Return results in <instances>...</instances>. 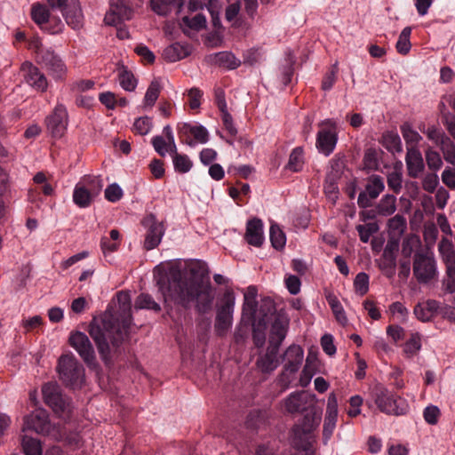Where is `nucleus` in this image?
Instances as JSON below:
<instances>
[{"mask_svg": "<svg viewBox=\"0 0 455 455\" xmlns=\"http://www.w3.org/2000/svg\"><path fill=\"white\" fill-rule=\"evenodd\" d=\"M189 273L190 275L186 277L177 267L157 266L154 269V277L165 303L172 301L188 309L196 302V310L206 313L213 301L207 265L197 261L189 267Z\"/></svg>", "mask_w": 455, "mask_h": 455, "instance_id": "nucleus-1", "label": "nucleus"}, {"mask_svg": "<svg viewBox=\"0 0 455 455\" xmlns=\"http://www.w3.org/2000/svg\"><path fill=\"white\" fill-rule=\"evenodd\" d=\"M119 311L107 309L99 320L94 318L89 324V334L96 344L101 361L108 367L124 351V343L128 338L132 321L131 296L121 291L116 294Z\"/></svg>", "mask_w": 455, "mask_h": 455, "instance_id": "nucleus-2", "label": "nucleus"}, {"mask_svg": "<svg viewBox=\"0 0 455 455\" xmlns=\"http://www.w3.org/2000/svg\"><path fill=\"white\" fill-rule=\"evenodd\" d=\"M321 411L315 405L304 411L301 420L291 429V441L298 450L307 451L310 446L312 433L318 427L321 421Z\"/></svg>", "mask_w": 455, "mask_h": 455, "instance_id": "nucleus-3", "label": "nucleus"}, {"mask_svg": "<svg viewBox=\"0 0 455 455\" xmlns=\"http://www.w3.org/2000/svg\"><path fill=\"white\" fill-rule=\"evenodd\" d=\"M371 397L381 412L389 415H404L408 405L400 396L378 383L371 390Z\"/></svg>", "mask_w": 455, "mask_h": 455, "instance_id": "nucleus-4", "label": "nucleus"}, {"mask_svg": "<svg viewBox=\"0 0 455 455\" xmlns=\"http://www.w3.org/2000/svg\"><path fill=\"white\" fill-rule=\"evenodd\" d=\"M57 370L60 380L67 387H81L84 380V368L74 355H61L58 361Z\"/></svg>", "mask_w": 455, "mask_h": 455, "instance_id": "nucleus-5", "label": "nucleus"}, {"mask_svg": "<svg viewBox=\"0 0 455 455\" xmlns=\"http://www.w3.org/2000/svg\"><path fill=\"white\" fill-rule=\"evenodd\" d=\"M44 403L61 418L68 417L71 409L68 397L61 394L60 386L55 382H48L42 387Z\"/></svg>", "mask_w": 455, "mask_h": 455, "instance_id": "nucleus-6", "label": "nucleus"}, {"mask_svg": "<svg viewBox=\"0 0 455 455\" xmlns=\"http://www.w3.org/2000/svg\"><path fill=\"white\" fill-rule=\"evenodd\" d=\"M413 275L419 283H427L436 275V263L432 252L416 251L413 256Z\"/></svg>", "mask_w": 455, "mask_h": 455, "instance_id": "nucleus-7", "label": "nucleus"}, {"mask_svg": "<svg viewBox=\"0 0 455 455\" xmlns=\"http://www.w3.org/2000/svg\"><path fill=\"white\" fill-rule=\"evenodd\" d=\"M68 342L89 368L98 366L93 346L85 333L78 331L72 332Z\"/></svg>", "mask_w": 455, "mask_h": 455, "instance_id": "nucleus-8", "label": "nucleus"}, {"mask_svg": "<svg viewBox=\"0 0 455 455\" xmlns=\"http://www.w3.org/2000/svg\"><path fill=\"white\" fill-rule=\"evenodd\" d=\"M235 306V295L232 291H228L223 296V304L217 311L214 329L218 336L227 334L232 325L233 310Z\"/></svg>", "mask_w": 455, "mask_h": 455, "instance_id": "nucleus-9", "label": "nucleus"}, {"mask_svg": "<svg viewBox=\"0 0 455 455\" xmlns=\"http://www.w3.org/2000/svg\"><path fill=\"white\" fill-rule=\"evenodd\" d=\"M275 311V303L270 299H265L259 307V314L262 317L252 323V340L256 347L261 348L266 342L265 330L268 320V314Z\"/></svg>", "mask_w": 455, "mask_h": 455, "instance_id": "nucleus-10", "label": "nucleus"}, {"mask_svg": "<svg viewBox=\"0 0 455 455\" xmlns=\"http://www.w3.org/2000/svg\"><path fill=\"white\" fill-rule=\"evenodd\" d=\"M268 315L273 316V323L268 337V345L280 347L287 335L290 319L286 313L283 311L277 312L275 308V311H273L272 314H268Z\"/></svg>", "mask_w": 455, "mask_h": 455, "instance_id": "nucleus-11", "label": "nucleus"}, {"mask_svg": "<svg viewBox=\"0 0 455 455\" xmlns=\"http://www.w3.org/2000/svg\"><path fill=\"white\" fill-rule=\"evenodd\" d=\"M109 11L104 18L106 24L116 26L132 19L133 10L129 0H109Z\"/></svg>", "mask_w": 455, "mask_h": 455, "instance_id": "nucleus-12", "label": "nucleus"}, {"mask_svg": "<svg viewBox=\"0 0 455 455\" xmlns=\"http://www.w3.org/2000/svg\"><path fill=\"white\" fill-rule=\"evenodd\" d=\"M47 131L52 138L63 137L68 127V113L63 105H57L53 112L46 119Z\"/></svg>", "mask_w": 455, "mask_h": 455, "instance_id": "nucleus-13", "label": "nucleus"}, {"mask_svg": "<svg viewBox=\"0 0 455 455\" xmlns=\"http://www.w3.org/2000/svg\"><path fill=\"white\" fill-rule=\"evenodd\" d=\"M383 179L379 175H372L369 178L365 189L360 192L357 204L360 208L366 209L371 206L372 200H375L384 190Z\"/></svg>", "mask_w": 455, "mask_h": 455, "instance_id": "nucleus-14", "label": "nucleus"}, {"mask_svg": "<svg viewBox=\"0 0 455 455\" xmlns=\"http://www.w3.org/2000/svg\"><path fill=\"white\" fill-rule=\"evenodd\" d=\"M315 405V395L305 391L291 393L285 400V408L290 413L304 412Z\"/></svg>", "mask_w": 455, "mask_h": 455, "instance_id": "nucleus-15", "label": "nucleus"}, {"mask_svg": "<svg viewBox=\"0 0 455 455\" xmlns=\"http://www.w3.org/2000/svg\"><path fill=\"white\" fill-rule=\"evenodd\" d=\"M303 357L304 351L299 345L291 344L289 346L282 355L284 365L281 377L283 378L286 372L296 373L302 364Z\"/></svg>", "mask_w": 455, "mask_h": 455, "instance_id": "nucleus-16", "label": "nucleus"}, {"mask_svg": "<svg viewBox=\"0 0 455 455\" xmlns=\"http://www.w3.org/2000/svg\"><path fill=\"white\" fill-rule=\"evenodd\" d=\"M37 61L55 78H60L65 73V65L61 59L51 50L38 52Z\"/></svg>", "mask_w": 455, "mask_h": 455, "instance_id": "nucleus-17", "label": "nucleus"}, {"mask_svg": "<svg viewBox=\"0 0 455 455\" xmlns=\"http://www.w3.org/2000/svg\"><path fill=\"white\" fill-rule=\"evenodd\" d=\"M20 72L25 81L33 88L40 92H44L47 89L48 83L45 76L31 62H23L20 67Z\"/></svg>", "mask_w": 455, "mask_h": 455, "instance_id": "nucleus-18", "label": "nucleus"}, {"mask_svg": "<svg viewBox=\"0 0 455 455\" xmlns=\"http://www.w3.org/2000/svg\"><path fill=\"white\" fill-rule=\"evenodd\" d=\"M143 224L148 228L144 241V248L148 251L156 248L161 242L164 235L163 223L157 222L154 215L148 216Z\"/></svg>", "mask_w": 455, "mask_h": 455, "instance_id": "nucleus-19", "label": "nucleus"}, {"mask_svg": "<svg viewBox=\"0 0 455 455\" xmlns=\"http://www.w3.org/2000/svg\"><path fill=\"white\" fill-rule=\"evenodd\" d=\"M26 428L38 434H48L51 430V423L48 413L44 409H38L24 419Z\"/></svg>", "mask_w": 455, "mask_h": 455, "instance_id": "nucleus-20", "label": "nucleus"}, {"mask_svg": "<svg viewBox=\"0 0 455 455\" xmlns=\"http://www.w3.org/2000/svg\"><path fill=\"white\" fill-rule=\"evenodd\" d=\"M31 18L42 29H44L51 34H55L61 30L60 21L57 22L55 27L52 28L49 27V23L52 20H50L49 10L44 4H36L32 6Z\"/></svg>", "mask_w": 455, "mask_h": 455, "instance_id": "nucleus-21", "label": "nucleus"}, {"mask_svg": "<svg viewBox=\"0 0 455 455\" xmlns=\"http://www.w3.org/2000/svg\"><path fill=\"white\" fill-rule=\"evenodd\" d=\"M407 173L411 178H419L425 171V164L420 151L416 148L407 149L405 156Z\"/></svg>", "mask_w": 455, "mask_h": 455, "instance_id": "nucleus-22", "label": "nucleus"}, {"mask_svg": "<svg viewBox=\"0 0 455 455\" xmlns=\"http://www.w3.org/2000/svg\"><path fill=\"white\" fill-rule=\"evenodd\" d=\"M278 347L268 345L264 355L258 357L256 361L257 367L263 373H270L274 371L279 365Z\"/></svg>", "mask_w": 455, "mask_h": 455, "instance_id": "nucleus-23", "label": "nucleus"}, {"mask_svg": "<svg viewBox=\"0 0 455 455\" xmlns=\"http://www.w3.org/2000/svg\"><path fill=\"white\" fill-rule=\"evenodd\" d=\"M67 23L74 29H80L84 24V15L78 0H68L61 11Z\"/></svg>", "mask_w": 455, "mask_h": 455, "instance_id": "nucleus-24", "label": "nucleus"}, {"mask_svg": "<svg viewBox=\"0 0 455 455\" xmlns=\"http://www.w3.org/2000/svg\"><path fill=\"white\" fill-rule=\"evenodd\" d=\"M245 241L252 246L260 247L264 242L263 223L261 220L254 218L248 220L244 234Z\"/></svg>", "mask_w": 455, "mask_h": 455, "instance_id": "nucleus-25", "label": "nucleus"}, {"mask_svg": "<svg viewBox=\"0 0 455 455\" xmlns=\"http://www.w3.org/2000/svg\"><path fill=\"white\" fill-rule=\"evenodd\" d=\"M152 10L158 15L166 16L176 9L180 13L183 7V0H150Z\"/></svg>", "mask_w": 455, "mask_h": 455, "instance_id": "nucleus-26", "label": "nucleus"}, {"mask_svg": "<svg viewBox=\"0 0 455 455\" xmlns=\"http://www.w3.org/2000/svg\"><path fill=\"white\" fill-rule=\"evenodd\" d=\"M337 143V136L334 132L328 130L318 132L316 147L325 156H329L335 148Z\"/></svg>", "mask_w": 455, "mask_h": 455, "instance_id": "nucleus-27", "label": "nucleus"}, {"mask_svg": "<svg viewBox=\"0 0 455 455\" xmlns=\"http://www.w3.org/2000/svg\"><path fill=\"white\" fill-rule=\"evenodd\" d=\"M189 52L188 46L174 43L164 50L163 57L168 62H176L188 56Z\"/></svg>", "mask_w": 455, "mask_h": 455, "instance_id": "nucleus-28", "label": "nucleus"}, {"mask_svg": "<svg viewBox=\"0 0 455 455\" xmlns=\"http://www.w3.org/2000/svg\"><path fill=\"white\" fill-rule=\"evenodd\" d=\"M257 289L254 286H249L244 293V302L243 305V315H249L250 318H255L258 302L256 300Z\"/></svg>", "mask_w": 455, "mask_h": 455, "instance_id": "nucleus-29", "label": "nucleus"}, {"mask_svg": "<svg viewBox=\"0 0 455 455\" xmlns=\"http://www.w3.org/2000/svg\"><path fill=\"white\" fill-rule=\"evenodd\" d=\"M212 61L219 67L228 69H235L238 68L241 64V61L238 59H236L233 53L229 52H221L216 53L212 57Z\"/></svg>", "mask_w": 455, "mask_h": 455, "instance_id": "nucleus-30", "label": "nucleus"}, {"mask_svg": "<svg viewBox=\"0 0 455 455\" xmlns=\"http://www.w3.org/2000/svg\"><path fill=\"white\" fill-rule=\"evenodd\" d=\"M93 199L94 196L84 185L78 183L76 186L73 193V201L77 206L86 208L92 204Z\"/></svg>", "mask_w": 455, "mask_h": 455, "instance_id": "nucleus-31", "label": "nucleus"}, {"mask_svg": "<svg viewBox=\"0 0 455 455\" xmlns=\"http://www.w3.org/2000/svg\"><path fill=\"white\" fill-rule=\"evenodd\" d=\"M377 212L380 216H390L396 210V198L393 195H385L376 205Z\"/></svg>", "mask_w": 455, "mask_h": 455, "instance_id": "nucleus-32", "label": "nucleus"}, {"mask_svg": "<svg viewBox=\"0 0 455 455\" xmlns=\"http://www.w3.org/2000/svg\"><path fill=\"white\" fill-rule=\"evenodd\" d=\"M382 144L391 153H401L403 145L399 135L394 132H387L382 136Z\"/></svg>", "mask_w": 455, "mask_h": 455, "instance_id": "nucleus-33", "label": "nucleus"}, {"mask_svg": "<svg viewBox=\"0 0 455 455\" xmlns=\"http://www.w3.org/2000/svg\"><path fill=\"white\" fill-rule=\"evenodd\" d=\"M134 307L136 309H150L155 312L161 311L160 305L156 303L153 297L148 293H141L137 297Z\"/></svg>", "mask_w": 455, "mask_h": 455, "instance_id": "nucleus-34", "label": "nucleus"}, {"mask_svg": "<svg viewBox=\"0 0 455 455\" xmlns=\"http://www.w3.org/2000/svg\"><path fill=\"white\" fill-rule=\"evenodd\" d=\"M303 153V148L301 147L295 148L290 154L286 169L292 172L300 171L304 164Z\"/></svg>", "mask_w": 455, "mask_h": 455, "instance_id": "nucleus-35", "label": "nucleus"}, {"mask_svg": "<svg viewBox=\"0 0 455 455\" xmlns=\"http://www.w3.org/2000/svg\"><path fill=\"white\" fill-rule=\"evenodd\" d=\"M270 242L276 250H282L286 243V236L277 224H272L269 230Z\"/></svg>", "mask_w": 455, "mask_h": 455, "instance_id": "nucleus-36", "label": "nucleus"}, {"mask_svg": "<svg viewBox=\"0 0 455 455\" xmlns=\"http://www.w3.org/2000/svg\"><path fill=\"white\" fill-rule=\"evenodd\" d=\"M161 92V85L157 80H153L147 89L144 97V108H152L157 100Z\"/></svg>", "mask_w": 455, "mask_h": 455, "instance_id": "nucleus-37", "label": "nucleus"}, {"mask_svg": "<svg viewBox=\"0 0 455 455\" xmlns=\"http://www.w3.org/2000/svg\"><path fill=\"white\" fill-rule=\"evenodd\" d=\"M411 33V27H405L402 30L395 44V48L400 54L406 55L410 52L411 47L410 41Z\"/></svg>", "mask_w": 455, "mask_h": 455, "instance_id": "nucleus-38", "label": "nucleus"}, {"mask_svg": "<svg viewBox=\"0 0 455 455\" xmlns=\"http://www.w3.org/2000/svg\"><path fill=\"white\" fill-rule=\"evenodd\" d=\"M440 148L443 152V158L446 162L455 165V144L447 136L442 139L440 141Z\"/></svg>", "mask_w": 455, "mask_h": 455, "instance_id": "nucleus-39", "label": "nucleus"}, {"mask_svg": "<svg viewBox=\"0 0 455 455\" xmlns=\"http://www.w3.org/2000/svg\"><path fill=\"white\" fill-rule=\"evenodd\" d=\"M118 80L121 87L128 92H132L135 90L137 85V81L133 76V74L127 70L124 67H123L122 70L118 75Z\"/></svg>", "mask_w": 455, "mask_h": 455, "instance_id": "nucleus-40", "label": "nucleus"}, {"mask_svg": "<svg viewBox=\"0 0 455 455\" xmlns=\"http://www.w3.org/2000/svg\"><path fill=\"white\" fill-rule=\"evenodd\" d=\"M182 131L189 132L195 140L200 143H206L209 140V133L206 128L203 125H189L184 124Z\"/></svg>", "mask_w": 455, "mask_h": 455, "instance_id": "nucleus-41", "label": "nucleus"}, {"mask_svg": "<svg viewBox=\"0 0 455 455\" xmlns=\"http://www.w3.org/2000/svg\"><path fill=\"white\" fill-rule=\"evenodd\" d=\"M363 243H368L370 237L379 232V227L377 222H370L365 225L359 224L355 227Z\"/></svg>", "mask_w": 455, "mask_h": 455, "instance_id": "nucleus-42", "label": "nucleus"}, {"mask_svg": "<svg viewBox=\"0 0 455 455\" xmlns=\"http://www.w3.org/2000/svg\"><path fill=\"white\" fill-rule=\"evenodd\" d=\"M425 157H426L427 165L429 170L435 172L442 168L443 160L438 152L435 151L431 148H428L425 151Z\"/></svg>", "mask_w": 455, "mask_h": 455, "instance_id": "nucleus-43", "label": "nucleus"}, {"mask_svg": "<svg viewBox=\"0 0 455 455\" xmlns=\"http://www.w3.org/2000/svg\"><path fill=\"white\" fill-rule=\"evenodd\" d=\"M22 448L25 455H41L42 447L38 440L24 436L22 439Z\"/></svg>", "mask_w": 455, "mask_h": 455, "instance_id": "nucleus-44", "label": "nucleus"}, {"mask_svg": "<svg viewBox=\"0 0 455 455\" xmlns=\"http://www.w3.org/2000/svg\"><path fill=\"white\" fill-rule=\"evenodd\" d=\"M387 226L391 233L401 235L406 228V220L403 215L396 214L388 220Z\"/></svg>", "mask_w": 455, "mask_h": 455, "instance_id": "nucleus-45", "label": "nucleus"}, {"mask_svg": "<svg viewBox=\"0 0 455 455\" xmlns=\"http://www.w3.org/2000/svg\"><path fill=\"white\" fill-rule=\"evenodd\" d=\"M175 170L180 173H186L192 168V162L187 155L176 154L172 156Z\"/></svg>", "mask_w": 455, "mask_h": 455, "instance_id": "nucleus-46", "label": "nucleus"}, {"mask_svg": "<svg viewBox=\"0 0 455 455\" xmlns=\"http://www.w3.org/2000/svg\"><path fill=\"white\" fill-rule=\"evenodd\" d=\"M354 287L360 296L366 294L369 291V275L364 272L358 273L354 280Z\"/></svg>", "mask_w": 455, "mask_h": 455, "instance_id": "nucleus-47", "label": "nucleus"}, {"mask_svg": "<svg viewBox=\"0 0 455 455\" xmlns=\"http://www.w3.org/2000/svg\"><path fill=\"white\" fill-rule=\"evenodd\" d=\"M182 23L184 26H186L189 28H192L195 30H199L205 27L206 19L201 13H197L193 18H189L188 15H185L182 17Z\"/></svg>", "mask_w": 455, "mask_h": 455, "instance_id": "nucleus-48", "label": "nucleus"}, {"mask_svg": "<svg viewBox=\"0 0 455 455\" xmlns=\"http://www.w3.org/2000/svg\"><path fill=\"white\" fill-rule=\"evenodd\" d=\"M401 132L406 143L417 144L421 140L420 134L414 131L411 124L405 123L401 126Z\"/></svg>", "mask_w": 455, "mask_h": 455, "instance_id": "nucleus-49", "label": "nucleus"}, {"mask_svg": "<svg viewBox=\"0 0 455 455\" xmlns=\"http://www.w3.org/2000/svg\"><path fill=\"white\" fill-rule=\"evenodd\" d=\"M82 185H84L90 193L95 197L103 188V181L100 177H88L84 180Z\"/></svg>", "mask_w": 455, "mask_h": 455, "instance_id": "nucleus-50", "label": "nucleus"}, {"mask_svg": "<svg viewBox=\"0 0 455 455\" xmlns=\"http://www.w3.org/2000/svg\"><path fill=\"white\" fill-rule=\"evenodd\" d=\"M420 347V337L418 333H415L404 344L403 351L408 356H413Z\"/></svg>", "mask_w": 455, "mask_h": 455, "instance_id": "nucleus-51", "label": "nucleus"}, {"mask_svg": "<svg viewBox=\"0 0 455 455\" xmlns=\"http://www.w3.org/2000/svg\"><path fill=\"white\" fill-rule=\"evenodd\" d=\"M363 162L364 169L369 171L377 170L379 167V162L376 150L372 148L367 149L364 154Z\"/></svg>", "mask_w": 455, "mask_h": 455, "instance_id": "nucleus-52", "label": "nucleus"}, {"mask_svg": "<svg viewBox=\"0 0 455 455\" xmlns=\"http://www.w3.org/2000/svg\"><path fill=\"white\" fill-rule=\"evenodd\" d=\"M325 419L334 420L338 419V401L334 393H331L328 396Z\"/></svg>", "mask_w": 455, "mask_h": 455, "instance_id": "nucleus-53", "label": "nucleus"}, {"mask_svg": "<svg viewBox=\"0 0 455 455\" xmlns=\"http://www.w3.org/2000/svg\"><path fill=\"white\" fill-rule=\"evenodd\" d=\"M123 196V190L116 183L110 184L105 189V197L108 201L116 203Z\"/></svg>", "mask_w": 455, "mask_h": 455, "instance_id": "nucleus-54", "label": "nucleus"}, {"mask_svg": "<svg viewBox=\"0 0 455 455\" xmlns=\"http://www.w3.org/2000/svg\"><path fill=\"white\" fill-rule=\"evenodd\" d=\"M440 415V409L435 405L427 406L423 411L424 419L430 425H435Z\"/></svg>", "mask_w": 455, "mask_h": 455, "instance_id": "nucleus-55", "label": "nucleus"}, {"mask_svg": "<svg viewBox=\"0 0 455 455\" xmlns=\"http://www.w3.org/2000/svg\"><path fill=\"white\" fill-rule=\"evenodd\" d=\"M133 127L139 134L145 135L152 127L151 119L148 116L139 117L135 120Z\"/></svg>", "mask_w": 455, "mask_h": 455, "instance_id": "nucleus-56", "label": "nucleus"}, {"mask_svg": "<svg viewBox=\"0 0 455 455\" xmlns=\"http://www.w3.org/2000/svg\"><path fill=\"white\" fill-rule=\"evenodd\" d=\"M439 184V179L436 173H427L422 181V188L428 193H434Z\"/></svg>", "mask_w": 455, "mask_h": 455, "instance_id": "nucleus-57", "label": "nucleus"}, {"mask_svg": "<svg viewBox=\"0 0 455 455\" xmlns=\"http://www.w3.org/2000/svg\"><path fill=\"white\" fill-rule=\"evenodd\" d=\"M402 173L392 172L387 175V186L395 193H399L402 189Z\"/></svg>", "mask_w": 455, "mask_h": 455, "instance_id": "nucleus-58", "label": "nucleus"}, {"mask_svg": "<svg viewBox=\"0 0 455 455\" xmlns=\"http://www.w3.org/2000/svg\"><path fill=\"white\" fill-rule=\"evenodd\" d=\"M337 65L334 64L330 71L326 73L322 81V89L329 91L334 84L337 77Z\"/></svg>", "mask_w": 455, "mask_h": 455, "instance_id": "nucleus-59", "label": "nucleus"}, {"mask_svg": "<svg viewBox=\"0 0 455 455\" xmlns=\"http://www.w3.org/2000/svg\"><path fill=\"white\" fill-rule=\"evenodd\" d=\"M216 0H189L188 9L189 12H197L206 7L211 12V8Z\"/></svg>", "mask_w": 455, "mask_h": 455, "instance_id": "nucleus-60", "label": "nucleus"}, {"mask_svg": "<svg viewBox=\"0 0 455 455\" xmlns=\"http://www.w3.org/2000/svg\"><path fill=\"white\" fill-rule=\"evenodd\" d=\"M188 96L189 98V107L192 109H196L201 105V98L203 96V92L196 87L191 88L188 92Z\"/></svg>", "mask_w": 455, "mask_h": 455, "instance_id": "nucleus-61", "label": "nucleus"}, {"mask_svg": "<svg viewBox=\"0 0 455 455\" xmlns=\"http://www.w3.org/2000/svg\"><path fill=\"white\" fill-rule=\"evenodd\" d=\"M285 284L289 292L292 295L298 294L300 291L301 283L299 278L296 275H290L286 277Z\"/></svg>", "mask_w": 455, "mask_h": 455, "instance_id": "nucleus-62", "label": "nucleus"}, {"mask_svg": "<svg viewBox=\"0 0 455 455\" xmlns=\"http://www.w3.org/2000/svg\"><path fill=\"white\" fill-rule=\"evenodd\" d=\"M321 346L328 355H333L336 353V347L333 344V338L331 334H324L321 338Z\"/></svg>", "mask_w": 455, "mask_h": 455, "instance_id": "nucleus-63", "label": "nucleus"}, {"mask_svg": "<svg viewBox=\"0 0 455 455\" xmlns=\"http://www.w3.org/2000/svg\"><path fill=\"white\" fill-rule=\"evenodd\" d=\"M443 182L451 189H455V169L447 167L442 173Z\"/></svg>", "mask_w": 455, "mask_h": 455, "instance_id": "nucleus-64", "label": "nucleus"}]
</instances>
